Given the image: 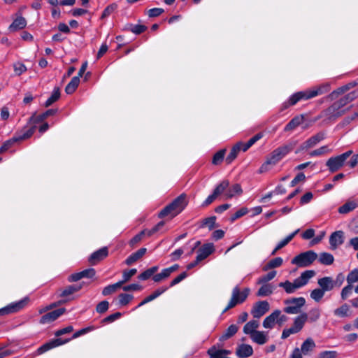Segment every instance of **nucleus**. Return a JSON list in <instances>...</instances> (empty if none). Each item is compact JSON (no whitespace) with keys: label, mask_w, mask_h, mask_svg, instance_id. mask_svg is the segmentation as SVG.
<instances>
[{"label":"nucleus","mask_w":358,"mask_h":358,"mask_svg":"<svg viewBox=\"0 0 358 358\" xmlns=\"http://www.w3.org/2000/svg\"><path fill=\"white\" fill-rule=\"evenodd\" d=\"M294 143H289L275 149L267 157L266 161L261 166L259 172L263 173L267 171L269 169V165L274 166L278 163L283 157H285L294 149Z\"/></svg>","instance_id":"f257e3e1"},{"label":"nucleus","mask_w":358,"mask_h":358,"mask_svg":"<svg viewBox=\"0 0 358 358\" xmlns=\"http://www.w3.org/2000/svg\"><path fill=\"white\" fill-rule=\"evenodd\" d=\"M186 194H181L176 198L171 203L164 207L159 213V218H164L166 216L171 215L174 217L180 213L187 206Z\"/></svg>","instance_id":"f03ea898"},{"label":"nucleus","mask_w":358,"mask_h":358,"mask_svg":"<svg viewBox=\"0 0 358 358\" xmlns=\"http://www.w3.org/2000/svg\"><path fill=\"white\" fill-rule=\"evenodd\" d=\"M35 131V126L29 128L25 127L21 131L22 134L15 135L13 138L6 141L0 148V154H2L13 146L15 143L30 138Z\"/></svg>","instance_id":"7ed1b4c3"},{"label":"nucleus","mask_w":358,"mask_h":358,"mask_svg":"<svg viewBox=\"0 0 358 358\" xmlns=\"http://www.w3.org/2000/svg\"><path fill=\"white\" fill-rule=\"evenodd\" d=\"M250 291L249 288H245L243 291H241L238 286L234 287L231 299L222 313L227 312L228 310L235 307L237 304L243 303L248 298Z\"/></svg>","instance_id":"20e7f679"},{"label":"nucleus","mask_w":358,"mask_h":358,"mask_svg":"<svg viewBox=\"0 0 358 358\" xmlns=\"http://www.w3.org/2000/svg\"><path fill=\"white\" fill-rule=\"evenodd\" d=\"M284 303L286 306L283 311L287 314L296 315L301 311V308L306 304V299L303 297H293L285 299Z\"/></svg>","instance_id":"39448f33"},{"label":"nucleus","mask_w":358,"mask_h":358,"mask_svg":"<svg viewBox=\"0 0 358 358\" xmlns=\"http://www.w3.org/2000/svg\"><path fill=\"white\" fill-rule=\"evenodd\" d=\"M352 154V150H348L340 155L330 157L326 162L329 171L335 173L342 168L348 158Z\"/></svg>","instance_id":"423d86ee"},{"label":"nucleus","mask_w":358,"mask_h":358,"mask_svg":"<svg viewBox=\"0 0 358 358\" xmlns=\"http://www.w3.org/2000/svg\"><path fill=\"white\" fill-rule=\"evenodd\" d=\"M317 257V253L313 250H308L296 255L292 259L291 263L299 267H307L310 266Z\"/></svg>","instance_id":"0eeeda50"},{"label":"nucleus","mask_w":358,"mask_h":358,"mask_svg":"<svg viewBox=\"0 0 358 358\" xmlns=\"http://www.w3.org/2000/svg\"><path fill=\"white\" fill-rule=\"evenodd\" d=\"M313 98L310 89L296 92L293 94L287 101L282 104L280 110L282 111L289 106H294L301 100H308Z\"/></svg>","instance_id":"6e6552de"},{"label":"nucleus","mask_w":358,"mask_h":358,"mask_svg":"<svg viewBox=\"0 0 358 358\" xmlns=\"http://www.w3.org/2000/svg\"><path fill=\"white\" fill-rule=\"evenodd\" d=\"M326 137V134L324 131H320L312 136L303 143L301 144L299 148V150L296 151V153H299L302 150H308L315 145H317L320 141L324 140Z\"/></svg>","instance_id":"1a4fd4ad"},{"label":"nucleus","mask_w":358,"mask_h":358,"mask_svg":"<svg viewBox=\"0 0 358 358\" xmlns=\"http://www.w3.org/2000/svg\"><path fill=\"white\" fill-rule=\"evenodd\" d=\"M28 302V298H24L17 302L11 303L4 308L0 309V315H6L15 313L23 309Z\"/></svg>","instance_id":"9d476101"},{"label":"nucleus","mask_w":358,"mask_h":358,"mask_svg":"<svg viewBox=\"0 0 358 358\" xmlns=\"http://www.w3.org/2000/svg\"><path fill=\"white\" fill-rule=\"evenodd\" d=\"M348 110L349 108H343L339 103L336 101L327 108L326 112L329 119L336 120L344 115Z\"/></svg>","instance_id":"9b49d317"},{"label":"nucleus","mask_w":358,"mask_h":358,"mask_svg":"<svg viewBox=\"0 0 358 358\" xmlns=\"http://www.w3.org/2000/svg\"><path fill=\"white\" fill-rule=\"evenodd\" d=\"M269 310V303L266 301H261L256 303L252 310L251 314L255 318H260Z\"/></svg>","instance_id":"f8f14e48"},{"label":"nucleus","mask_w":358,"mask_h":358,"mask_svg":"<svg viewBox=\"0 0 358 358\" xmlns=\"http://www.w3.org/2000/svg\"><path fill=\"white\" fill-rule=\"evenodd\" d=\"M66 309L64 308H61L52 312L48 313L41 317L40 323L42 324L50 323L63 315Z\"/></svg>","instance_id":"ddd939ff"},{"label":"nucleus","mask_w":358,"mask_h":358,"mask_svg":"<svg viewBox=\"0 0 358 358\" xmlns=\"http://www.w3.org/2000/svg\"><path fill=\"white\" fill-rule=\"evenodd\" d=\"M69 341V339L63 341L61 338H55L51 340L49 342L45 343V344L41 345L40 348H38L37 350V353L38 355H41L55 347L66 343Z\"/></svg>","instance_id":"4468645a"},{"label":"nucleus","mask_w":358,"mask_h":358,"mask_svg":"<svg viewBox=\"0 0 358 358\" xmlns=\"http://www.w3.org/2000/svg\"><path fill=\"white\" fill-rule=\"evenodd\" d=\"M215 251V247L213 243H208L203 244L200 248L197 250V261H203L206 258H207L210 255L213 253Z\"/></svg>","instance_id":"2eb2a0df"},{"label":"nucleus","mask_w":358,"mask_h":358,"mask_svg":"<svg viewBox=\"0 0 358 358\" xmlns=\"http://www.w3.org/2000/svg\"><path fill=\"white\" fill-rule=\"evenodd\" d=\"M108 255V250L107 247H103L99 250L94 252L89 257V262L95 265L101 260L105 259Z\"/></svg>","instance_id":"dca6fc26"},{"label":"nucleus","mask_w":358,"mask_h":358,"mask_svg":"<svg viewBox=\"0 0 358 358\" xmlns=\"http://www.w3.org/2000/svg\"><path fill=\"white\" fill-rule=\"evenodd\" d=\"M305 120V115L301 114L294 117L284 127L285 132H292Z\"/></svg>","instance_id":"f3484780"},{"label":"nucleus","mask_w":358,"mask_h":358,"mask_svg":"<svg viewBox=\"0 0 358 358\" xmlns=\"http://www.w3.org/2000/svg\"><path fill=\"white\" fill-rule=\"evenodd\" d=\"M358 85V79L352 82L348 83V84L338 88L337 90L333 91L328 96L329 99L331 101L336 99L338 95L342 94L350 90L351 88L357 86Z\"/></svg>","instance_id":"a211bd4d"},{"label":"nucleus","mask_w":358,"mask_h":358,"mask_svg":"<svg viewBox=\"0 0 358 358\" xmlns=\"http://www.w3.org/2000/svg\"><path fill=\"white\" fill-rule=\"evenodd\" d=\"M315 272L313 270H308L303 272L299 278L294 280L297 288L299 289L305 286L308 282L309 280L315 275Z\"/></svg>","instance_id":"6ab92c4d"},{"label":"nucleus","mask_w":358,"mask_h":358,"mask_svg":"<svg viewBox=\"0 0 358 358\" xmlns=\"http://www.w3.org/2000/svg\"><path fill=\"white\" fill-rule=\"evenodd\" d=\"M343 235L344 233L343 231H336L331 234L329 237V244L331 245V249L335 250L339 245L343 244Z\"/></svg>","instance_id":"aec40b11"},{"label":"nucleus","mask_w":358,"mask_h":358,"mask_svg":"<svg viewBox=\"0 0 358 358\" xmlns=\"http://www.w3.org/2000/svg\"><path fill=\"white\" fill-rule=\"evenodd\" d=\"M311 90L313 97L326 94L330 91L331 87L329 83H323L317 86H314L310 88Z\"/></svg>","instance_id":"412c9836"},{"label":"nucleus","mask_w":358,"mask_h":358,"mask_svg":"<svg viewBox=\"0 0 358 358\" xmlns=\"http://www.w3.org/2000/svg\"><path fill=\"white\" fill-rule=\"evenodd\" d=\"M318 285L324 292L331 291L334 287V282L331 277H324L318 280Z\"/></svg>","instance_id":"4be33fe9"},{"label":"nucleus","mask_w":358,"mask_h":358,"mask_svg":"<svg viewBox=\"0 0 358 358\" xmlns=\"http://www.w3.org/2000/svg\"><path fill=\"white\" fill-rule=\"evenodd\" d=\"M253 353V349L251 345L248 344H242L236 349V355L240 357H248Z\"/></svg>","instance_id":"5701e85b"},{"label":"nucleus","mask_w":358,"mask_h":358,"mask_svg":"<svg viewBox=\"0 0 358 358\" xmlns=\"http://www.w3.org/2000/svg\"><path fill=\"white\" fill-rule=\"evenodd\" d=\"M243 193V189L239 184H234L231 186L229 185L224 196L227 199H231L235 196H240Z\"/></svg>","instance_id":"b1692460"},{"label":"nucleus","mask_w":358,"mask_h":358,"mask_svg":"<svg viewBox=\"0 0 358 358\" xmlns=\"http://www.w3.org/2000/svg\"><path fill=\"white\" fill-rule=\"evenodd\" d=\"M307 320L308 315L306 313H301L294 319L292 327L299 332L302 329Z\"/></svg>","instance_id":"393cba45"},{"label":"nucleus","mask_w":358,"mask_h":358,"mask_svg":"<svg viewBox=\"0 0 358 358\" xmlns=\"http://www.w3.org/2000/svg\"><path fill=\"white\" fill-rule=\"evenodd\" d=\"M146 251V248H142L137 250L136 252L132 253L125 260L126 264L131 265L132 264L138 261L139 259H141L145 254Z\"/></svg>","instance_id":"a878e982"},{"label":"nucleus","mask_w":358,"mask_h":358,"mask_svg":"<svg viewBox=\"0 0 358 358\" xmlns=\"http://www.w3.org/2000/svg\"><path fill=\"white\" fill-rule=\"evenodd\" d=\"M27 25V20L22 16L17 17L13 23L9 26V30L10 31H15L20 29H22Z\"/></svg>","instance_id":"bb28decb"},{"label":"nucleus","mask_w":358,"mask_h":358,"mask_svg":"<svg viewBox=\"0 0 358 358\" xmlns=\"http://www.w3.org/2000/svg\"><path fill=\"white\" fill-rule=\"evenodd\" d=\"M82 288L81 285H69L64 289L60 290L59 296L61 297H68L69 296L73 294V293L78 292Z\"/></svg>","instance_id":"cd10ccee"},{"label":"nucleus","mask_w":358,"mask_h":358,"mask_svg":"<svg viewBox=\"0 0 358 358\" xmlns=\"http://www.w3.org/2000/svg\"><path fill=\"white\" fill-rule=\"evenodd\" d=\"M279 315L278 312H275V310L267 316L263 321V327L266 329H272L275 323L276 322L277 317Z\"/></svg>","instance_id":"c85d7f7f"},{"label":"nucleus","mask_w":358,"mask_h":358,"mask_svg":"<svg viewBox=\"0 0 358 358\" xmlns=\"http://www.w3.org/2000/svg\"><path fill=\"white\" fill-rule=\"evenodd\" d=\"M251 339L259 345H263L268 341L266 334L263 331H257L250 336Z\"/></svg>","instance_id":"c756f323"},{"label":"nucleus","mask_w":358,"mask_h":358,"mask_svg":"<svg viewBox=\"0 0 358 358\" xmlns=\"http://www.w3.org/2000/svg\"><path fill=\"white\" fill-rule=\"evenodd\" d=\"M259 327V322L257 320H250L247 322L243 327V332L245 334L251 336L257 331V329Z\"/></svg>","instance_id":"7c9ffc66"},{"label":"nucleus","mask_w":358,"mask_h":358,"mask_svg":"<svg viewBox=\"0 0 358 358\" xmlns=\"http://www.w3.org/2000/svg\"><path fill=\"white\" fill-rule=\"evenodd\" d=\"M278 286L282 287L287 294H293L298 289L294 281L292 282L289 280L281 282L279 283Z\"/></svg>","instance_id":"2f4dec72"},{"label":"nucleus","mask_w":358,"mask_h":358,"mask_svg":"<svg viewBox=\"0 0 358 358\" xmlns=\"http://www.w3.org/2000/svg\"><path fill=\"white\" fill-rule=\"evenodd\" d=\"M80 83L79 76H74L65 87V92L68 94H73Z\"/></svg>","instance_id":"473e14b6"},{"label":"nucleus","mask_w":358,"mask_h":358,"mask_svg":"<svg viewBox=\"0 0 358 358\" xmlns=\"http://www.w3.org/2000/svg\"><path fill=\"white\" fill-rule=\"evenodd\" d=\"M334 314L338 317H348L350 316V307L347 303H344L341 307L335 309Z\"/></svg>","instance_id":"72a5a7b5"},{"label":"nucleus","mask_w":358,"mask_h":358,"mask_svg":"<svg viewBox=\"0 0 358 358\" xmlns=\"http://www.w3.org/2000/svg\"><path fill=\"white\" fill-rule=\"evenodd\" d=\"M229 185V181L228 180H224L216 186L213 193L217 197L220 194L227 192Z\"/></svg>","instance_id":"f704fd0d"},{"label":"nucleus","mask_w":358,"mask_h":358,"mask_svg":"<svg viewBox=\"0 0 358 358\" xmlns=\"http://www.w3.org/2000/svg\"><path fill=\"white\" fill-rule=\"evenodd\" d=\"M158 269L159 267L157 266L148 268L144 272L141 273L138 276V278L141 280H146L151 278L152 276L153 277V275H155L154 274L158 271Z\"/></svg>","instance_id":"c9c22d12"},{"label":"nucleus","mask_w":358,"mask_h":358,"mask_svg":"<svg viewBox=\"0 0 358 358\" xmlns=\"http://www.w3.org/2000/svg\"><path fill=\"white\" fill-rule=\"evenodd\" d=\"M358 94L357 92L354 91L348 94H346L343 98L340 99L338 101H337L339 104L343 108L346 104L352 101L357 97Z\"/></svg>","instance_id":"e433bc0d"},{"label":"nucleus","mask_w":358,"mask_h":358,"mask_svg":"<svg viewBox=\"0 0 358 358\" xmlns=\"http://www.w3.org/2000/svg\"><path fill=\"white\" fill-rule=\"evenodd\" d=\"M315 347V342L311 338H308L301 345V350L303 354L306 355L312 351Z\"/></svg>","instance_id":"4c0bfd02"},{"label":"nucleus","mask_w":358,"mask_h":358,"mask_svg":"<svg viewBox=\"0 0 358 358\" xmlns=\"http://www.w3.org/2000/svg\"><path fill=\"white\" fill-rule=\"evenodd\" d=\"M273 287L271 284L263 285L258 290L257 295L258 296H266L273 293Z\"/></svg>","instance_id":"58836bf2"},{"label":"nucleus","mask_w":358,"mask_h":358,"mask_svg":"<svg viewBox=\"0 0 358 358\" xmlns=\"http://www.w3.org/2000/svg\"><path fill=\"white\" fill-rule=\"evenodd\" d=\"M126 29L135 34H140L147 29V27L142 24H127Z\"/></svg>","instance_id":"ea45409f"},{"label":"nucleus","mask_w":358,"mask_h":358,"mask_svg":"<svg viewBox=\"0 0 358 358\" xmlns=\"http://www.w3.org/2000/svg\"><path fill=\"white\" fill-rule=\"evenodd\" d=\"M334 256L328 252H322L320 255L319 262L324 265H331L334 263Z\"/></svg>","instance_id":"a19ab883"},{"label":"nucleus","mask_w":358,"mask_h":358,"mask_svg":"<svg viewBox=\"0 0 358 358\" xmlns=\"http://www.w3.org/2000/svg\"><path fill=\"white\" fill-rule=\"evenodd\" d=\"M60 97V90L59 87H55L51 96L47 99L45 103V106L48 107L53 103L57 101Z\"/></svg>","instance_id":"79ce46f5"},{"label":"nucleus","mask_w":358,"mask_h":358,"mask_svg":"<svg viewBox=\"0 0 358 358\" xmlns=\"http://www.w3.org/2000/svg\"><path fill=\"white\" fill-rule=\"evenodd\" d=\"M357 206V205L355 202L348 201L338 208V212L341 214L348 213L355 210Z\"/></svg>","instance_id":"37998d69"},{"label":"nucleus","mask_w":358,"mask_h":358,"mask_svg":"<svg viewBox=\"0 0 358 358\" xmlns=\"http://www.w3.org/2000/svg\"><path fill=\"white\" fill-rule=\"evenodd\" d=\"M122 287V282H116L113 285H108L105 287L102 290V294L103 296L110 295L114 293L117 289Z\"/></svg>","instance_id":"c03bdc74"},{"label":"nucleus","mask_w":358,"mask_h":358,"mask_svg":"<svg viewBox=\"0 0 358 358\" xmlns=\"http://www.w3.org/2000/svg\"><path fill=\"white\" fill-rule=\"evenodd\" d=\"M225 153H226V149H222V150H219L218 152H217L213 157L212 164L213 165L220 164L224 158Z\"/></svg>","instance_id":"a18cd8bd"},{"label":"nucleus","mask_w":358,"mask_h":358,"mask_svg":"<svg viewBox=\"0 0 358 358\" xmlns=\"http://www.w3.org/2000/svg\"><path fill=\"white\" fill-rule=\"evenodd\" d=\"M283 260L281 257H275L270 260L264 267V270L278 268L282 264Z\"/></svg>","instance_id":"49530a36"},{"label":"nucleus","mask_w":358,"mask_h":358,"mask_svg":"<svg viewBox=\"0 0 358 358\" xmlns=\"http://www.w3.org/2000/svg\"><path fill=\"white\" fill-rule=\"evenodd\" d=\"M239 152H240V148L238 146H236V145H234L232 147L229 154L226 157L227 164H231L237 157Z\"/></svg>","instance_id":"de8ad7c7"},{"label":"nucleus","mask_w":358,"mask_h":358,"mask_svg":"<svg viewBox=\"0 0 358 358\" xmlns=\"http://www.w3.org/2000/svg\"><path fill=\"white\" fill-rule=\"evenodd\" d=\"M238 330L236 324L230 325L222 336V339L226 340L233 336Z\"/></svg>","instance_id":"09e8293b"},{"label":"nucleus","mask_w":358,"mask_h":358,"mask_svg":"<svg viewBox=\"0 0 358 358\" xmlns=\"http://www.w3.org/2000/svg\"><path fill=\"white\" fill-rule=\"evenodd\" d=\"M331 150L330 149H329L327 145H324V146L319 148L318 149L311 151L309 153V155L311 157L321 156V155H324L327 153H329V152H331Z\"/></svg>","instance_id":"8fccbe9b"},{"label":"nucleus","mask_w":358,"mask_h":358,"mask_svg":"<svg viewBox=\"0 0 358 358\" xmlns=\"http://www.w3.org/2000/svg\"><path fill=\"white\" fill-rule=\"evenodd\" d=\"M137 272L136 268H131L130 270H125L123 271L122 274V280L119 281V282H122V285L125 282H128L130 278L134 276Z\"/></svg>","instance_id":"3c124183"},{"label":"nucleus","mask_w":358,"mask_h":358,"mask_svg":"<svg viewBox=\"0 0 358 358\" xmlns=\"http://www.w3.org/2000/svg\"><path fill=\"white\" fill-rule=\"evenodd\" d=\"M324 292L320 288L313 289L310 293V297L316 302L320 301L324 295Z\"/></svg>","instance_id":"603ef678"},{"label":"nucleus","mask_w":358,"mask_h":358,"mask_svg":"<svg viewBox=\"0 0 358 358\" xmlns=\"http://www.w3.org/2000/svg\"><path fill=\"white\" fill-rule=\"evenodd\" d=\"M118 298L120 305L124 306L127 305L133 299L134 296L128 294H120Z\"/></svg>","instance_id":"864d4df0"},{"label":"nucleus","mask_w":358,"mask_h":358,"mask_svg":"<svg viewBox=\"0 0 358 358\" xmlns=\"http://www.w3.org/2000/svg\"><path fill=\"white\" fill-rule=\"evenodd\" d=\"M276 273H277L275 271H272L268 273L266 275H264L262 276L260 278H259L258 283L259 284H264V283L271 280L272 279H273L275 277Z\"/></svg>","instance_id":"5fc2aeb1"},{"label":"nucleus","mask_w":358,"mask_h":358,"mask_svg":"<svg viewBox=\"0 0 358 358\" xmlns=\"http://www.w3.org/2000/svg\"><path fill=\"white\" fill-rule=\"evenodd\" d=\"M320 317V310L319 308H313L311 309L309 312V315H308V320L310 322H315Z\"/></svg>","instance_id":"6e6d98bb"},{"label":"nucleus","mask_w":358,"mask_h":358,"mask_svg":"<svg viewBox=\"0 0 358 358\" xmlns=\"http://www.w3.org/2000/svg\"><path fill=\"white\" fill-rule=\"evenodd\" d=\"M45 120V117H43V114L41 113L40 115H34L29 119V123L32 124V127L35 126V129L36 128V124L43 122Z\"/></svg>","instance_id":"4d7b16f0"},{"label":"nucleus","mask_w":358,"mask_h":358,"mask_svg":"<svg viewBox=\"0 0 358 358\" xmlns=\"http://www.w3.org/2000/svg\"><path fill=\"white\" fill-rule=\"evenodd\" d=\"M347 282L350 285L358 282V269H354L349 273L347 276Z\"/></svg>","instance_id":"13d9d810"},{"label":"nucleus","mask_w":358,"mask_h":358,"mask_svg":"<svg viewBox=\"0 0 358 358\" xmlns=\"http://www.w3.org/2000/svg\"><path fill=\"white\" fill-rule=\"evenodd\" d=\"M116 8H117V5L115 3H112L109 6H108L103 11L101 18L104 19V18L108 17L115 11V10Z\"/></svg>","instance_id":"bf43d9fd"},{"label":"nucleus","mask_w":358,"mask_h":358,"mask_svg":"<svg viewBox=\"0 0 358 358\" xmlns=\"http://www.w3.org/2000/svg\"><path fill=\"white\" fill-rule=\"evenodd\" d=\"M169 276H170V275L168 273L167 270L166 268H164L161 271V273L153 275L152 279L155 282H159L162 281V280L167 278Z\"/></svg>","instance_id":"052dcab7"},{"label":"nucleus","mask_w":358,"mask_h":358,"mask_svg":"<svg viewBox=\"0 0 358 358\" xmlns=\"http://www.w3.org/2000/svg\"><path fill=\"white\" fill-rule=\"evenodd\" d=\"M109 307V303L107 301H102L99 303L96 307V310L99 313H106Z\"/></svg>","instance_id":"680f3d73"},{"label":"nucleus","mask_w":358,"mask_h":358,"mask_svg":"<svg viewBox=\"0 0 358 358\" xmlns=\"http://www.w3.org/2000/svg\"><path fill=\"white\" fill-rule=\"evenodd\" d=\"M352 293V285L348 284L347 286L344 287L341 291V298L343 300H345L348 297H349Z\"/></svg>","instance_id":"e2e57ef3"},{"label":"nucleus","mask_w":358,"mask_h":358,"mask_svg":"<svg viewBox=\"0 0 358 358\" xmlns=\"http://www.w3.org/2000/svg\"><path fill=\"white\" fill-rule=\"evenodd\" d=\"M215 216L208 217L203 220L202 226L208 227L210 230H212L215 227Z\"/></svg>","instance_id":"0e129e2a"},{"label":"nucleus","mask_w":358,"mask_h":358,"mask_svg":"<svg viewBox=\"0 0 358 358\" xmlns=\"http://www.w3.org/2000/svg\"><path fill=\"white\" fill-rule=\"evenodd\" d=\"M248 213V210L247 208H241L238 210H237L231 217V221L234 222L236 220L243 217Z\"/></svg>","instance_id":"69168bd1"},{"label":"nucleus","mask_w":358,"mask_h":358,"mask_svg":"<svg viewBox=\"0 0 358 358\" xmlns=\"http://www.w3.org/2000/svg\"><path fill=\"white\" fill-rule=\"evenodd\" d=\"M122 316V313L120 312H116L113 314H111L106 317H105L102 320V323H111L114 322L115 320L119 319Z\"/></svg>","instance_id":"338daca9"},{"label":"nucleus","mask_w":358,"mask_h":358,"mask_svg":"<svg viewBox=\"0 0 358 358\" xmlns=\"http://www.w3.org/2000/svg\"><path fill=\"white\" fill-rule=\"evenodd\" d=\"M14 71L17 76H20L27 71V67L22 63H16L13 65Z\"/></svg>","instance_id":"774afa93"}]
</instances>
